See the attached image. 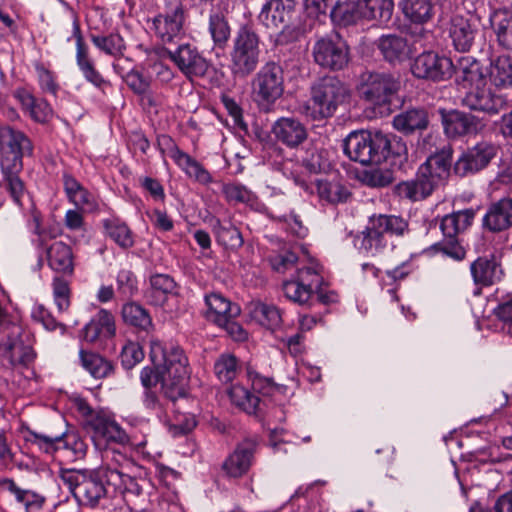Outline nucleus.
<instances>
[{
    "label": "nucleus",
    "instance_id": "obj_1",
    "mask_svg": "<svg viewBox=\"0 0 512 512\" xmlns=\"http://www.w3.org/2000/svg\"><path fill=\"white\" fill-rule=\"evenodd\" d=\"M34 145L31 139L21 130L12 126H0V168L3 176V187L20 207L28 198L24 182L20 178L23 170V159L32 157Z\"/></svg>",
    "mask_w": 512,
    "mask_h": 512
},
{
    "label": "nucleus",
    "instance_id": "obj_2",
    "mask_svg": "<svg viewBox=\"0 0 512 512\" xmlns=\"http://www.w3.org/2000/svg\"><path fill=\"white\" fill-rule=\"evenodd\" d=\"M59 477L76 501L84 507L96 508L112 499L111 487L116 475L99 467L96 469L61 468Z\"/></svg>",
    "mask_w": 512,
    "mask_h": 512
},
{
    "label": "nucleus",
    "instance_id": "obj_3",
    "mask_svg": "<svg viewBox=\"0 0 512 512\" xmlns=\"http://www.w3.org/2000/svg\"><path fill=\"white\" fill-rule=\"evenodd\" d=\"M406 147L392 143L388 135L382 132H351L343 143L344 153L362 165H379L390 158H402Z\"/></svg>",
    "mask_w": 512,
    "mask_h": 512
},
{
    "label": "nucleus",
    "instance_id": "obj_4",
    "mask_svg": "<svg viewBox=\"0 0 512 512\" xmlns=\"http://www.w3.org/2000/svg\"><path fill=\"white\" fill-rule=\"evenodd\" d=\"M150 358L153 365L160 369L166 377V388L168 384L175 387L176 394L180 396L181 402H187L186 385L190 377L188 358L182 348L174 344H163L158 339L150 340Z\"/></svg>",
    "mask_w": 512,
    "mask_h": 512
},
{
    "label": "nucleus",
    "instance_id": "obj_5",
    "mask_svg": "<svg viewBox=\"0 0 512 512\" xmlns=\"http://www.w3.org/2000/svg\"><path fill=\"white\" fill-rule=\"evenodd\" d=\"M400 86L399 78L393 73L366 70L360 74L356 90L359 98L376 114L388 116L393 111V99Z\"/></svg>",
    "mask_w": 512,
    "mask_h": 512
},
{
    "label": "nucleus",
    "instance_id": "obj_6",
    "mask_svg": "<svg viewBox=\"0 0 512 512\" xmlns=\"http://www.w3.org/2000/svg\"><path fill=\"white\" fill-rule=\"evenodd\" d=\"M346 85L335 76L318 79L310 88V98L302 106L301 112L313 121L332 117L338 107L349 99Z\"/></svg>",
    "mask_w": 512,
    "mask_h": 512
},
{
    "label": "nucleus",
    "instance_id": "obj_7",
    "mask_svg": "<svg viewBox=\"0 0 512 512\" xmlns=\"http://www.w3.org/2000/svg\"><path fill=\"white\" fill-rule=\"evenodd\" d=\"M260 38L249 26H241L232 39L229 52V70L235 79H246L258 67Z\"/></svg>",
    "mask_w": 512,
    "mask_h": 512
},
{
    "label": "nucleus",
    "instance_id": "obj_8",
    "mask_svg": "<svg viewBox=\"0 0 512 512\" xmlns=\"http://www.w3.org/2000/svg\"><path fill=\"white\" fill-rule=\"evenodd\" d=\"M296 15L294 0H269L258 16L259 21L269 29H279L276 43L284 45L298 39L300 28L294 23Z\"/></svg>",
    "mask_w": 512,
    "mask_h": 512
},
{
    "label": "nucleus",
    "instance_id": "obj_9",
    "mask_svg": "<svg viewBox=\"0 0 512 512\" xmlns=\"http://www.w3.org/2000/svg\"><path fill=\"white\" fill-rule=\"evenodd\" d=\"M475 217L476 210L473 208L458 210L443 216L440 220L443 238L435 247L454 260H463L466 250L461 244L459 235L473 224Z\"/></svg>",
    "mask_w": 512,
    "mask_h": 512
},
{
    "label": "nucleus",
    "instance_id": "obj_10",
    "mask_svg": "<svg viewBox=\"0 0 512 512\" xmlns=\"http://www.w3.org/2000/svg\"><path fill=\"white\" fill-rule=\"evenodd\" d=\"M252 91L259 103L274 104L284 92L282 67L274 61L265 63L252 80Z\"/></svg>",
    "mask_w": 512,
    "mask_h": 512
},
{
    "label": "nucleus",
    "instance_id": "obj_11",
    "mask_svg": "<svg viewBox=\"0 0 512 512\" xmlns=\"http://www.w3.org/2000/svg\"><path fill=\"white\" fill-rule=\"evenodd\" d=\"M279 165V169L286 177L292 178L295 184L300 186L305 191L313 193V185H309L304 177H302L291 168L294 166L292 161H285ZM314 186L320 200L329 204L344 203L351 196V193L348 191V189L336 180L330 181L326 178L316 179Z\"/></svg>",
    "mask_w": 512,
    "mask_h": 512
},
{
    "label": "nucleus",
    "instance_id": "obj_12",
    "mask_svg": "<svg viewBox=\"0 0 512 512\" xmlns=\"http://www.w3.org/2000/svg\"><path fill=\"white\" fill-rule=\"evenodd\" d=\"M438 114L443 132L451 140L477 135L485 127L479 117L458 109L439 108Z\"/></svg>",
    "mask_w": 512,
    "mask_h": 512
},
{
    "label": "nucleus",
    "instance_id": "obj_13",
    "mask_svg": "<svg viewBox=\"0 0 512 512\" xmlns=\"http://www.w3.org/2000/svg\"><path fill=\"white\" fill-rule=\"evenodd\" d=\"M411 72L418 79L440 82L452 77L454 65L450 58L428 51L414 59Z\"/></svg>",
    "mask_w": 512,
    "mask_h": 512
},
{
    "label": "nucleus",
    "instance_id": "obj_14",
    "mask_svg": "<svg viewBox=\"0 0 512 512\" xmlns=\"http://www.w3.org/2000/svg\"><path fill=\"white\" fill-rule=\"evenodd\" d=\"M497 146L488 141H480L466 149L453 166L454 173L459 177L474 175L485 169L497 154Z\"/></svg>",
    "mask_w": 512,
    "mask_h": 512
},
{
    "label": "nucleus",
    "instance_id": "obj_15",
    "mask_svg": "<svg viewBox=\"0 0 512 512\" xmlns=\"http://www.w3.org/2000/svg\"><path fill=\"white\" fill-rule=\"evenodd\" d=\"M164 52L188 79L202 78L210 68V62L190 43H181L175 50L165 48Z\"/></svg>",
    "mask_w": 512,
    "mask_h": 512
},
{
    "label": "nucleus",
    "instance_id": "obj_16",
    "mask_svg": "<svg viewBox=\"0 0 512 512\" xmlns=\"http://www.w3.org/2000/svg\"><path fill=\"white\" fill-rule=\"evenodd\" d=\"M312 56L322 69L340 71L349 63V48L340 39L321 38L313 45Z\"/></svg>",
    "mask_w": 512,
    "mask_h": 512
},
{
    "label": "nucleus",
    "instance_id": "obj_17",
    "mask_svg": "<svg viewBox=\"0 0 512 512\" xmlns=\"http://www.w3.org/2000/svg\"><path fill=\"white\" fill-rule=\"evenodd\" d=\"M184 21V8L181 4H177L164 13L156 15L152 19L151 30L163 45L177 44L184 35Z\"/></svg>",
    "mask_w": 512,
    "mask_h": 512
},
{
    "label": "nucleus",
    "instance_id": "obj_18",
    "mask_svg": "<svg viewBox=\"0 0 512 512\" xmlns=\"http://www.w3.org/2000/svg\"><path fill=\"white\" fill-rule=\"evenodd\" d=\"M73 37L76 41V63L82 72L86 81L106 93L107 89H111L110 81L103 78L101 73L96 69L93 60L89 55V49L82 35L79 19L73 15Z\"/></svg>",
    "mask_w": 512,
    "mask_h": 512
},
{
    "label": "nucleus",
    "instance_id": "obj_19",
    "mask_svg": "<svg viewBox=\"0 0 512 512\" xmlns=\"http://www.w3.org/2000/svg\"><path fill=\"white\" fill-rule=\"evenodd\" d=\"M461 103L470 110L496 115L508 106V98L495 93L483 83L468 91Z\"/></svg>",
    "mask_w": 512,
    "mask_h": 512
},
{
    "label": "nucleus",
    "instance_id": "obj_20",
    "mask_svg": "<svg viewBox=\"0 0 512 512\" xmlns=\"http://www.w3.org/2000/svg\"><path fill=\"white\" fill-rule=\"evenodd\" d=\"M0 496L10 505L23 508L25 512H38L45 503V497L36 491L22 488L15 480H0Z\"/></svg>",
    "mask_w": 512,
    "mask_h": 512
},
{
    "label": "nucleus",
    "instance_id": "obj_21",
    "mask_svg": "<svg viewBox=\"0 0 512 512\" xmlns=\"http://www.w3.org/2000/svg\"><path fill=\"white\" fill-rule=\"evenodd\" d=\"M255 439H245L238 443L222 463V470L229 478H241L246 475L255 459L257 450Z\"/></svg>",
    "mask_w": 512,
    "mask_h": 512
},
{
    "label": "nucleus",
    "instance_id": "obj_22",
    "mask_svg": "<svg viewBox=\"0 0 512 512\" xmlns=\"http://www.w3.org/2000/svg\"><path fill=\"white\" fill-rule=\"evenodd\" d=\"M276 140L290 149H296L308 139L306 126L295 117H281L272 126Z\"/></svg>",
    "mask_w": 512,
    "mask_h": 512
},
{
    "label": "nucleus",
    "instance_id": "obj_23",
    "mask_svg": "<svg viewBox=\"0 0 512 512\" xmlns=\"http://www.w3.org/2000/svg\"><path fill=\"white\" fill-rule=\"evenodd\" d=\"M482 227L489 232H503L512 227V198L492 202L482 218Z\"/></svg>",
    "mask_w": 512,
    "mask_h": 512
},
{
    "label": "nucleus",
    "instance_id": "obj_24",
    "mask_svg": "<svg viewBox=\"0 0 512 512\" xmlns=\"http://www.w3.org/2000/svg\"><path fill=\"white\" fill-rule=\"evenodd\" d=\"M452 155V147L445 145L431 154L419 168L439 187L444 185L450 176Z\"/></svg>",
    "mask_w": 512,
    "mask_h": 512
},
{
    "label": "nucleus",
    "instance_id": "obj_25",
    "mask_svg": "<svg viewBox=\"0 0 512 512\" xmlns=\"http://www.w3.org/2000/svg\"><path fill=\"white\" fill-rule=\"evenodd\" d=\"M438 186L420 168L414 179L402 181L394 187V192L401 199L417 202L429 197Z\"/></svg>",
    "mask_w": 512,
    "mask_h": 512
},
{
    "label": "nucleus",
    "instance_id": "obj_26",
    "mask_svg": "<svg viewBox=\"0 0 512 512\" xmlns=\"http://www.w3.org/2000/svg\"><path fill=\"white\" fill-rule=\"evenodd\" d=\"M115 334V318L106 309H100L81 330V337L90 343L100 338H112Z\"/></svg>",
    "mask_w": 512,
    "mask_h": 512
},
{
    "label": "nucleus",
    "instance_id": "obj_27",
    "mask_svg": "<svg viewBox=\"0 0 512 512\" xmlns=\"http://www.w3.org/2000/svg\"><path fill=\"white\" fill-rule=\"evenodd\" d=\"M204 300L207 307L204 316L216 325L225 323L227 317H238L241 313V308L238 304L232 303L220 293L212 292L206 294Z\"/></svg>",
    "mask_w": 512,
    "mask_h": 512
},
{
    "label": "nucleus",
    "instance_id": "obj_28",
    "mask_svg": "<svg viewBox=\"0 0 512 512\" xmlns=\"http://www.w3.org/2000/svg\"><path fill=\"white\" fill-rule=\"evenodd\" d=\"M477 26L462 15H454L449 24V36L454 48L459 52L471 49L477 33Z\"/></svg>",
    "mask_w": 512,
    "mask_h": 512
},
{
    "label": "nucleus",
    "instance_id": "obj_29",
    "mask_svg": "<svg viewBox=\"0 0 512 512\" xmlns=\"http://www.w3.org/2000/svg\"><path fill=\"white\" fill-rule=\"evenodd\" d=\"M470 271L474 283L485 287L500 281L503 274L494 255L478 257L471 263Z\"/></svg>",
    "mask_w": 512,
    "mask_h": 512
},
{
    "label": "nucleus",
    "instance_id": "obj_30",
    "mask_svg": "<svg viewBox=\"0 0 512 512\" xmlns=\"http://www.w3.org/2000/svg\"><path fill=\"white\" fill-rule=\"evenodd\" d=\"M353 243L363 255L375 257L386 248L387 239L369 219L365 229L354 237Z\"/></svg>",
    "mask_w": 512,
    "mask_h": 512
},
{
    "label": "nucleus",
    "instance_id": "obj_31",
    "mask_svg": "<svg viewBox=\"0 0 512 512\" xmlns=\"http://www.w3.org/2000/svg\"><path fill=\"white\" fill-rule=\"evenodd\" d=\"M121 319L126 326L134 329L139 334L149 335L155 327L150 312L134 301L123 304Z\"/></svg>",
    "mask_w": 512,
    "mask_h": 512
},
{
    "label": "nucleus",
    "instance_id": "obj_32",
    "mask_svg": "<svg viewBox=\"0 0 512 512\" xmlns=\"http://www.w3.org/2000/svg\"><path fill=\"white\" fill-rule=\"evenodd\" d=\"M377 47L384 59L391 64L401 63L412 54L407 39L396 34L382 35L377 40Z\"/></svg>",
    "mask_w": 512,
    "mask_h": 512
},
{
    "label": "nucleus",
    "instance_id": "obj_33",
    "mask_svg": "<svg viewBox=\"0 0 512 512\" xmlns=\"http://www.w3.org/2000/svg\"><path fill=\"white\" fill-rule=\"evenodd\" d=\"M48 266L55 272L72 276L74 274V254L71 246L56 241L46 248Z\"/></svg>",
    "mask_w": 512,
    "mask_h": 512
},
{
    "label": "nucleus",
    "instance_id": "obj_34",
    "mask_svg": "<svg viewBox=\"0 0 512 512\" xmlns=\"http://www.w3.org/2000/svg\"><path fill=\"white\" fill-rule=\"evenodd\" d=\"M150 288L145 292L147 302L154 306H163L170 295L177 293V283L168 274L156 273L149 278Z\"/></svg>",
    "mask_w": 512,
    "mask_h": 512
},
{
    "label": "nucleus",
    "instance_id": "obj_35",
    "mask_svg": "<svg viewBox=\"0 0 512 512\" xmlns=\"http://www.w3.org/2000/svg\"><path fill=\"white\" fill-rule=\"evenodd\" d=\"M428 111L425 108H412L401 112L393 119L394 128L405 135L422 132L429 126Z\"/></svg>",
    "mask_w": 512,
    "mask_h": 512
},
{
    "label": "nucleus",
    "instance_id": "obj_36",
    "mask_svg": "<svg viewBox=\"0 0 512 512\" xmlns=\"http://www.w3.org/2000/svg\"><path fill=\"white\" fill-rule=\"evenodd\" d=\"M60 443L58 453L70 462L82 460L86 457L88 445L77 430L66 429L59 433Z\"/></svg>",
    "mask_w": 512,
    "mask_h": 512
},
{
    "label": "nucleus",
    "instance_id": "obj_37",
    "mask_svg": "<svg viewBox=\"0 0 512 512\" xmlns=\"http://www.w3.org/2000/svg\"><path fill=\"white\" fill-rule=\"evenodd\" d=\"M110 474L116 475L117 479L115 485L111 487L112 499L120 496L129 504L142 494L144 479L132 476L131 472L123 475L121 472H110Z\"/></svg>",
    "mask_w": 512,
    "mask_h": 512
},
{
    "label": "nucleus",
    "instance_id": "obj_38",
    "mask_svg": "<svg viewBox=\"0 0 512 512\" xmlns=\"http://www.w3.org/2000/svg\"><path fill=\"white\" fill-rule=\"evenodd\" d=\"M21 434L26 444L35 447L40 452L49 456H55L58 453L59 433L38 432L28 426H23Z\"/></svg>",
    "mask_w": 512,
    "mask_h": 512
},
{
    "label": "nucleus",
    "instance_id": "obj_39",
    "mask_svg": "<svg viewBox=\"0 0 512 512\" xmlns=\"http://www.w3.org/2000/svg\"><path fill=\"white\" fill-rule=\"evenodd\" d=\"M105 234L121 249L128 250L135 245V235L126 222L111 217L102 221Z\"/></svg>",
    "mask_w": 512,
    "mask_h": 512
},
{
    "label": "nucleus",
    "instance_id": "obj_40",
    "mask_svg": "<svg viewBox=\"0 0 512 512\" xmlns=\"http://www.w3.org/2000/svg\"><path fill=\"white\" fill-rule=\"evenodd\" d=\"M89 425L95 432V435L102 437L107 442H113L125 445L129 442V436L115 421L104 416H96L89 421Z\"/></svg>",
    "mask_w": 512,
    "mask_h": 512
},
{
    "label": "nucleus",
    "instance_id": "obj_41",
    "mask_svg": "<svg viewBox=\"0 0 512 512\" xmlns=\"http://www.w3.org/2000/svg\"><path fill=\"white\" fill-rule=\"evenodd\" d=\"M490 23L498 44L512 51V11L506 8L493 11L490 15Z\"/></svg>",
    "mask_w": 512,
    "mask_h": 512
},
{
    "label": "nucleus",
    "instance_id": "obj_42",
    "mask_svg": "<svg viewBox=\"0 0 512 512\" xmlns=\"http://www.w3.org/2000/svg\"><path fill=\"white\" fill-rule=\"evenodd\" d=\"M362 18L387 23L391 20L394 10L393 0H358Z\"/></svg>",
    "mask_w": 512,
    "mask_h": 512
},
{
    "label": "nucleus",
    "instance_id": "obj_43",
    "mask_svg": "<svg viewBox=\"0 0 512 512\" xmlns=\"http://www.w3.org/2000/svg\"><path fill=\"white\" fill-rule=\"evenodd\" d=\"M165 379V375L160 373V369H157L155 366H146L140 372V381L145 390H152L153 387L160 383L162 394L165 399L169 400L173 404H175V401L181 402L180 396L176 394L175 387L168 384V388H166Z\"/></svg>",
    "mask_w": 512,
    "mask_h": 512
},
{
    "label": "nucleus",
    "instance_id": "obj_44",
    "mask_svg": "<svg viewBox=\"0 0 512 512\" xmlns=\"http://www.w3.org/2000/svg\"><path fill=\"white\" fill-rule=\"evenodd\" d=\"M489 79L500 89L512 87V56L501 55L490 64Z\"/></svg>",
    "mask_w": 512,
    "mask_h": 512
},
{
    "label": "nucleus",
    "instance_id": "obj_45",
    "mask_svg": "<svg viewBox=\"0 0 512 512\" xmlns=\"http://www.w3.org/2000/svg\"><path fill=\"white\" fill-rule=\"evenodd\" d=\"M329 16L332 22L338 26H348L355 24L359 19H363L358 0L344 2L336 0V4L330 10Z\"/></svg>",
    "mask_w": 512,
    "mask_h": 512
},
{
    "label": "nucleus",
    "instance_id": "obj_46",
    "mask_svg": "<svg viewBox=\"0 0 512 512\" xmlns=\"http://www.w3.org/2000/svg\"><path fill=\"white\" fill-rule=\"evenodd\" d=\"M404 16L415 24H424L434 15L432 0H404L402 4Z\"/></svg>",
    "mask_w": 512,
    "mask_h": 512
},
{
    "label": "nucleus",
    "instance_id": "obj_47",
    "mask_svg": "<svg viewBox=\"0 0 512 512\" xmlns=\"http://www.w3.org/2000/svg\"><path fill=\"white\" fill-rule=\"evenodd\" d=\"M213 231L217 242L226 249L237 250L243 246L242 234L231 222L217 220Z\"/></svg>",
    "mask_w": 512,
    "mask_h": 512
},
{
    "label": "nucleus",
    "instance_id": "obj_48",
    "mask_svg": "<svg viewBox=\"0 0 512 512\" xmlns=\"http://www.w3.org/2000/svg\"><path fill=\"white\" fill-rule=\"evenodd\" d=\"M454 72L457 74V81L463 83L464 87L467 85L477 86L484 82L480 63L470 57H462L459 61V67L454 68Z\"/></svg>",
    "mask_w": 512,
    "mask_h": 512
},
{
    "label": "nucleus",
    "instance_id": "obj_49",
    "mask_svg": "<svg viewBox=\"0 0 512 512\" xmlns=\"http://www.w3.org/2000/svg\"><path fill=\"white\" fill-rule=\"evenodd\" d=\"M79 356L83 368L94 378H105L113 373L112 363L99 354L81 349Z\"/></svg>",
    "mask_w": 512,
    "mask_h": 512
},
{
    "label": "nucleus",
    "instance_id": "obj_50",
    "mask_svg": "<svg viewBox=\"0 0 512 512\" xmlns=\"http://www.w3.org/2000/svg\"><path fill=\"white\" fill-rule=\"evenodd\" d=\"M228 395L235 406L248 414H256L260 410V398L242 385H233Z\"/></svg>",
    "mask_w": 512,
    "mask_h": 512
},
{
    "label": "nucleus",
    "instance_id": "obj_51",
    "mask_svg": "<svg viewBox=\"0 0 512 512\" xmlns=\"http://www.w3.org/2000/svg\"><path fill=\"white\" fill-rule=\"evenodd\" d=\"M208 31L215 47L224 49L227 46L231 35V28L227 19L221 12H215L209 15Z\"/></svg>",
    "mask_w": 512,
    "mask_h": 512
},
{
    "label": "nucleus",
    "instance_id": "obj_52",
    "mask_svg": "<svg viewBox=\"0 0 512 512\" xmlns=\"http://www.w3.org/2000/svg\"><path fill=\"white\" fill-rule=\"evenodd\" d=\"M6 356L12 366H28L35 359V352L22 340L11 339L5 345Z\"/></svg>",
    "mask_w": 512,
    "mask_h": 512
},
{
    "label": "nucleus",
    "instance_id": "obj_53",
    "mask_svg": "<svg viewBox=\"0 0 512 512\" xmlns=\"http://www.w3.org/2000/svg\"><path fill=\"white\" fill-rule=\"evenodd\" d=\"M240 370L238 358L231 353H222L214 363V373L222 383L232 382Z\"/></svg>",
    "mask_w": 512,
    "mask_h": 512
},
{
    "label": "nucleus",
    "instance_id": "obj_54",
    "mask_svg": "<svg viewBox=\"0 0 512 512\" xmlns=\"http://www.w3.org/2000/svg\"><path fill=\"white\" fill-rule=\"evenodd\" d=\"M293 277L313 294L317 289H320V286L325 285L322 266L315 262L297 269Z\"/></svg>",
    "mask_w": 512,
    "mask_h": 512
},
{
    "label": "nucleus",
    "instance_id": "obj_55",
    "mask_svg": "<svg viewBox=\"0 0 512 512\" xmlns=\"http://www.w3.org/2000/svg\"><path fill=\"white\" fill-rule=\"evenodd\" d=\"M90 40L99 50L113 57L123 55L126 49L125 42L118 33H110L109 35L91 33Z\"/></svg>",
    "mask_w": 512,
    "mask_h": 512
},
{
    "label": "nucleus",
    "instance_id": "obj_56",
    "mask_svg": "<svg viewBox=\"0 0 512 512\" xmlns=\"http://www.w3.org/2000/svg\"><path fill=\"white\" fill-rule=\"evenodd\" d=\"M106 463L99 468L106 472H121V475L132 472L136 468L135 462L125 453L113 448L105 451Z\"/></svg>",
    "mask_w": 512,
    "mask_h": 512
},
{
    "label": "nucleus",
    "instance_id": "obj_57",
    "mask_svg": "<svg viewBox=\"0 0 512 512\" xmlns=\"http://www.w3.org/2000/svg\"><path fill=\"white\" fill-rule=\"evenodd\" d=\"M284 295L290 301L306 307L314 306V294L302 286L293 276L282 284Z\"/></svg>",
    "mask_w": 512,
    "mask_h": 512
},
{
    "label": "nucleus",
    "instance_id": "obj_58",
    "mask_svg": "<svg viewBox=\"0 0 512 512\" xmlns=\"http://www.w3.org/2000/svg\"><path fill=\"white\" fill-rule=\"evenodd\" d=\"M369 219L384 236L385 234L402 236L408 229V223L400 216L379 214Z\"/></svg>",
    "mask_w": 512,
    "mask_h": 512
},
{
    "label": "nucleus",
    "instance_id": "obj_59",
    "mask_svg": "<svg viewBox=\"0 0 512 512\" xmlns=\"http://www.w3.org/2000/svg\"><path fill=\"white\" fill-rule=\"evenodd\" d=\"M177 165L185 172V174L194 181L209 185L213 182L210 172L196 159L189 154H185Z\"/></svg>",
    "mask_w": 512,
    "mask_h": 512
},
{
    "label": "nucleus",
    "instance_id": "obj_60",
    "mask_svg": "<svg viewBox=\"0 0 512 512\" xmlns=\"http://www.w3.org/2000/svg\"><path fill=\"white\" fill-rule=\"evenodd\" d=\"M249 376L253 391L263 397L284 395L286 392V386L276 384L272 378L262 376L259 373H249Z\"/></svg>",
    "mask_w": 512,
    "mask_h": 512
},
{
    "label": "nucleus",
    "instance_id": "obj_61",
    "mask_svg": "<svg viewBox=\"0 0 512 512\" xmlns=\"http://www.w3.org/2000/svg\"><path fill=\"white\" fill-rule=\"evenodd\" d=\"M254 315L261 325L272 330L282 323L280 310L274 305L261 303L255 307Z\"/></svg>",
    "mask_w": 512,
    "mask_h": 512
},
{
    "label": "nucleus",
    "instance_id": "obj_62",
    "mask_svg": "<svg viewBox=\"0 0 512 512\" xmlns=\"http://www.w3.org/2000/svg\"><path fill=\"white\" fill-rule=\"evenodd\" d=\"M122 79L136 95H146L151 88V79L135 68L122 75Z\"/></svg>",
    "mask_w": 512,
    "mask_h": 512
},
{
    "label": "nucleus",
    "instance_id": "obj_63",
    "mask_svg": "<svg viewBox=\"0 0 512 512\" xmlns=\"http://www.w3.org/2000/svg\"><path fill=\"white\" fill-rule=\"evenodd\" d=\"M53 297L59 312L66 311L70 306L71 290L69 282L57 276L52 281Z\"/></svg>",
    "mask_w": 512,
    "mask_h": 512
},
{
    "label": "nucleus",
    "instance_id": "obj_64",
    "mask_svg": "<svg viewBox=\"0 0 512 512\" xmlns=\"http://www.w3.org/2000/svg\"><path fill=\"white\" fill-rule=\"evenodd\" d=\"M122 366L129 370L144 359V351L138 342L129 341L126 343L120 353Z\"/></svg>",
    "mask_w": 512,
    "mask_h": 512
}]
</instances>
